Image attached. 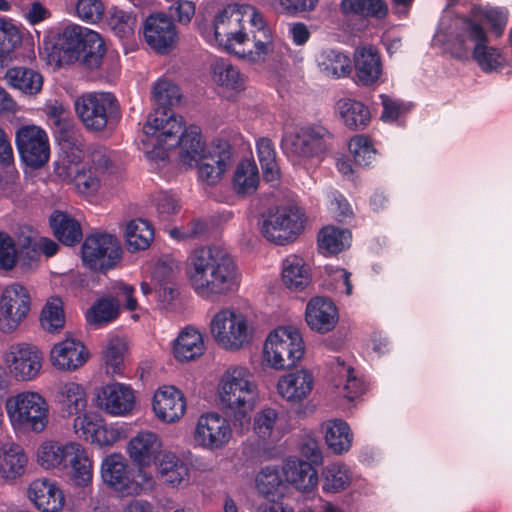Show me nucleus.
Masks as SVG:
<instances>
[{"label": "nucleus", "mask_w": 512, "mask_h": 512, "mask_svg": "<svg viewBox=\"0 0 512 512\" xmlns=\"http://www.w3.org/2000/svg\"><path fill=\"white\" fill-rule=\"evenodd\" d=\"M322 489L326 493H339L352 483L350 467L343 462H333L322 470Z\"/></svg>", "instance_id": "3c124183"}, {"label": "nucleus", "mask_w": 512, "mask_h": 512, "mask_svg": "<svg viewBox=\"0 0 512 512\" xmlns=\"http://www.w3.org/2000/svg\"><path fill=\"white\" fill-rule=\"evenodd\" d=\"M55 403L64 416H77L87 410L88 394L85 387L75 381H64L59 383Z\"/></svg>", "instance_id": "4c0bfd02"}, {"label": "nucleus", "mask_w": 512, "mask_h": 512, "mask_svg": "<svg viewBox=\"0 0 512 512\" xmlns=\"http://www.w3.org/2000/svg\"><path fill=\"white\" fill-rule=\"evenodd\" d=\"M324 284L327 288L334 290L336 293L350 296L353 291V286L350 280L351 273L346 269L326 265L324 267Z\"/></svg>", "instance_id": "e2e57ef3"}, {"label": "nucleus", "mask_w": 512, "mask_h": 512, "mask_svg": "<svg viewBox=\"0 0 512 512\" xmlns=\"http://www.w3.org/2000/svg\"><path fill=\"white\" fill-rule=\"evenodd\" d=\"M107 22L113 33L121 39H129L134 35L136 18L128 11L112 7L108 12Z\"/></svg>", "instance_id": "bf43d9fd"}, {"label": "nucleus", "mask_w": 512, "mask_h": 512, "mask_svg": "<svg viewBox=\"0 0 512 512\" xmlns=\"http://www.w3.org/2000/svg\"><path fill=\"white\" fill-rule=\"evenodd\" d=\"M208 328L215 344L229 353L249 348L257 338V326L253 318L235 307H222L213 313Z\"/></svg>", "instance_id": "0eeeda50"}, {"label": "nucleus", "mask_w": 512, "mask_h": 512, "mask_svg": "<svg viewBox=\"0 0 512 512\" xmlns=\"http://www.w3.org/2000/svg\"><path fill=\"white\" fill-rule=\"evenodd\" d=\"M306 216L296 204L281 205L270 209L258 224L261 235L276 245L293 242L304 230Z\"/></svg>", "instance_id": "9b49d317"}, {"label": "nucleus", "mask_w": 512, "mask_h": 512, "mask_svg": "<svg viewBox=\"0 0 512 512\" xmlns=\"http://www.w3.org/2000/svg\"><path fill=\"white\" fill-rule=\"evenodd\" d=\"M172 355L181 363L198 360L206 351L205 334L194 325L182 328L171 344Z\"/></svg>", "instance_id": "2f4dec72"}, {"label": "nucleus", "mask_w": 512, "mask_h": 512, "mask_svg": "<svg viewBox=\"0 0 512 512\" xmlns=\"http://www.w3.org/2000/svg\"><path fill=\"white\" fill-rule=\"evenodd\" d=\"M302 333L293 326H279L265 337L261 348V365L266 369L284 371L296 367L305 356Z\"/></svg>", "instance_id": "1a4fd4ad"}, {"label": "nucleus", "mask_w": 512, "mask_h": 512, "mask_svg": "<svg viewBox=\"0 0 512 512\" xmlns=\"http://www.w3.org/2000/svg\"><path fill=\"white\" fill-rule=\"evenodd\" d=\"M352 234L346 228L327 225L317 237L319 251L324 255H336L348 249L351 245Z\"/></svg>", "instance_id": "de8ad7c7"}, {"label": "nucleus", "mask_w": 512, "mask_h": 512, "mask_svg": "<svg viewBox=\"0 0 512 512\" xmlns=\"http://www.w3.org/2000/svg\"><path fill=\"white\" fill-rule=\"evenodd\" d=\"M163 440L160 435L152 430H140L127 442L126 454L137 470L149 471L161 457Z\"/></svg>", "instance_id": "5701e85b"}, {"label": "nucleus", "mask_w": 512, "mask_h": 512, "mask_svg": "<svg viewBox=\"0 0 512 512\" xmlns=\"http://www.w3.org/2000/svg\"><path fill=\"white\" fill-rule=\"evenodd\" d=\"M330 133L322 126H301L285 131L282 149L299 164L319 162L328 149Z\"/></svg>", "instance_id": "f8f14e48"}, {"label": "nucleus", "mask_w": 512, "mask_h": 512, "mask_svg": "<svg viewBox=\"0 0 512 512\" xmlns=\"http://www.w3.org/2000/svg\"><path fill=\"white\" fill-rule=\"evenodd\" d=\"M143 151L150 160L164 162L167 151L178 148V162L186 169L194 166L206 155L207 146L201 129L189 126L184 129L181 116L158 110L148 116L141 139Z\"/></svg>", "instance_id": "7ed1b4c3"}, {"label": "nucleus", "mask_w": 512, "mask_h": 512, "mask_svg": "<svg viewBox=\"0 0 512 512\" xmlns=\"http://www.w3.org/2000/svg\"><path fill=\"white\" fill-rule=\"evenodd\" d=\"M5 412L15 433H43L49 425L50 406L35 390H22L5 400Z\"/></svg>", "instance_id": "6e6552de"}, {"label": "nucleus", "mask_w": 512, "mask_h": 512, "mask_svg": "<svg viewBox=\"0 0 512 512\" xmlns=\"http://www.w3.org/2000/svg\"><path fill=\"white\" fill-rule=\"evenodd\" d=\"M456 19H468L480 23L486 22L489 30L497 37L501 36L508 22V11L502 7L482 6L472 4L468 15L457 17Z\"/></svg>", "instance_id": "a18cd8bd"}, {"label": "nucleus", "mask_w": 512, "mask_h": 512, "mask_svg": "<svg viewBox=\"0 0 512 512\" xmlns=\"http://www.w3.org/2000/svg\"><path fill=\"white\" fill-rule=\"evenodd\" d=\"M71 481L78 487L83 488L84 496H91L93 492V461L84 446L76 442L71 446L67 458V468Z\"/></svg>", "instance_id": "72a5a7b5"}, {"label": "nucleus", "mask_w": 512, "mask_h": 512, "mask_svg": "<svg viewBox=\"0 0 512 512\" xmlns=\"http://www.w3.org/2000/svg\"><path fill=\"white\" fill-rule=\"evenodd\" d=\"M128 354V341L124 336H109L102 348V361L108 374H121Z\"/></svg>", "instance_id": "49530a36"}, {"label": "nucleus", "mask_w": 512, "mask_h": 512, "mask_svg": "<svg viewBox=\"0 0 512 512\" xmlns=\"http://www.w3.org/2000/svg\"><path fill=\"white\" fill-rule=\"evenodd\" d=\"M336 112L344 126L354 131L364 130L372 119L370 108L362 101L352 98L339 99Z\"/></svg>", "instance_id": "a19ab883"}, {"label": "nucleus", "mask_w": 512, "mask_h": 512, "mask_svg": "<svg viewBox=\"0 0 512 512\" xmlns=\"http://www.w3.org/2000/svg\"><path fill=\"white\" fill-rule=\"evenodd\" d=\"M348 148L355 162L360 166H369L376 160L377 150L372 140L366 135L360 134L352 137Z\"/></svg>", "instance_id": "0e129e2a"}, {"label": "nucleus", "mask_w": 512, "mask_h": 512, "mask_svg": "<svg viewBox=\"0 0 512 512\" xmlns=\"http://www.w3.org/2000/svg\"><path fill=\"white\" fill-rule=\"evenodd\" d=\"M127 428L123 423H108L100 415L84 442L97 447L109 448L126 437Z\"/></svg>", "instance_id": "c03bdc74"}, {"label": "nucleus", "mask_w": 512, "mask_h": 512, "mask_svg": "<svg viewBox=\"0 0 512 512\" xmlns=\"http://www.w3.org/2000/svg\"><path fill=\"white\" fill-rule=\"evenodd\" d=\"M433 43L444 47L453 58L472 61L484 74H500L512 67L504 47L493 45L488 30L468 19L441 20Z\"/></svg>", "instance_id": "f03ea898"}, {"label": "nucleus", "mask_w": 512, "mask_h": 512, "mask_svg": "<svg viewBox=\"0 0 512 512\" xmlns=\"http://www.w3.org/2000/svg\"><path fill=\"white\" fill-rule=\"evenodd\" d=\"M258 492L266 498L280 497L284 494L285 484L275 466L262 468L255 479Z\"/></svg>", "instance_id": "6e6d98bb"}, {"label": "nucleus", "mask_w": 512, "mask_h": 512, "mask_svg": "<svg viewBox=\"0 0 512 512\" xmlns=\"http://www.w3.org/2000/svg\"><path fill=\"white\" fill-rule=\"evenodd\" d=\"M154 466L157 477L166 487L183 490L190 486V466L176 452L165 450Z\"/></svg>", "instance_id": "bb28decb"}, {"label": "nucleus", "mask_w": 512, "mask_h": 512, "mask_svg": "<svg viewBox=\"0 0 512 512\" xmlns=\"http://www.w3.org/2000/svg\"><path fill=\"white\" fill-rule=\"evenodd\" d=\"M0 33L2 35V55L4 52L15 49L21 45L23 33L12 19L0 17Z\"/></svg>", "instance_id": "338daca9"}, {"label": "nucleus", "mask_w": 512, "mask_h": 512, "mask_svg": "<svg viewBox=\"0 0 512 512\" xmlns=\"http://www.w3.org/2000/svg\"><path fill=\"white\" fill-rule=\"evenodd\" d=\"M152 411L162 423H177L186 414V397L180 389L173 385L160 386L153 394Z\"/></svg>", "instance_id": "b1692460"}, {"label": "nucleus", "mask_w": 512, "mask_h": 512, "mask_svg": "<svg viewBox=\"0 0 512 512\" xmlns=\"http://www.w3.org/2000/svg\"><path fill=\"white\" fill-rule=\"evenodd\" d=\"M50 225L55 237L67 246L78 243L82 238L79 222L64 212H53L50 216Z\"/></svg>", "instance_id": "8fccbe9b"}, {"label": "nucleus", "mask_w": 512, "mask_h": 512, "mask_svg": "<svg viewBox=\"0 0 512 512\" xmlns=\"http://www.w3.org/2000/svg\"><path fill=\"white\" fill-rule=\"evenodd\" d=\"M122 247L112 234L95 233L86 237L82 244V261L95 271L112 269L120 261Z\"/></svg>", "instance_id": "f3484780"}, {"label": "nucleus", "mask_w": 512, "mask_h": 512, "mask_svg": "<svg viewBox=\"0 0 512 512\" xmlns=\"http://www.w3.org/2000/svg\"><path fill=\"white\" fill-rule=\"evenodd\" d=\"M211 45L233 52L252 63H263L277 47L262 12L247 3H232L219 9L211 24L199 26Z\"/></svg>", "instance_id": "f257e3e1"}, {"label": "nucleus", "mask_w": 512, "mask_h": 512, "mask_svg": "<svg viewBox=\"0 0 512 512\" xmlns=\"http://www.w3.org/2000/svg\"><path fill=\"white\" fill-rule=\"evenodd\" d=\"M184 270L190 287L204 299L235 292L241 282L234 260L219 247L192 250Z\"/></svg>", "instance_id": "20e7f679"}, {"label": "nucleus", "mask_w": 512, "mask_h": 512, "mask_svg": "<svg viewBox=\"0 0 512 512\" xmlns=\"http://www.w3.org/2000/svg\"><path fill=\"white\" fill-rule=\"evenodd\" d=\"M211 79L224 93H238L245 88V76L239 68L223 59L211 65Z\"/></svg>", "instance_id": "37998d69"}, {"label": "nucleus", "mask_w": 512, "mask_h": 512, "mask_svg": "<svg viewBox=\"0 0 512 512\" xmlns=\"http://www.w3.org/2000/svg\"><path fill=\"white\" fill-rule=\"evenodd\" d=\"M74 15L88 24L100 22L104 16L105 4L103 0H74Z\"/></svg>", "instance_id": "69168bd1"}, {"label": "nucleus", "mask_w": 512, "mask_h": 512, "mask_svg": "<svg viewBox=\"0 0 512 512\" xmlns=\"http://www.w3.org/2000/svg\"><path fill=\"white\" fill-rule=\"evenodd\" d=\"M234 149L225 139H214L206 149V155L194 166L199 181L214 186L218 184L234 162Z\"/></svg>", "instance_id": "a211bd4d"}, {"label": "nucleus", "mask_w": 512, "mask_h": 512, "mask_svg": "<svg viewBox=\"0 0 512 512\" xmlns=\"http://www.w3.org/2000/svg\"><path fill=\"white\" fill-rule=\"evenodd\" d=\"M305 320L309 328L320 334L332 331L339 320L335 303L325 297H314L306 305Z\"/></svg>", "instance_id": "473e14b6"}, {"label": "nucleus", "mask_w": 512, "mask_h": 512, "mask_svg": "<svg viewBox=\"0 0 512 512\" xmlns=\"http://www.w3.org/2000/svg\"><path fill=\"white\" fill-rule=\"evenodd\" d=\"M15 143L22 161L32 167L39 168L46 164L50 157V144L46 131L40 126L31 124L20 127L15 134Z\"/></svg>", "instance_id": "6ab92c4d"}, {"label": "nucleus", "mask_w": 512, "mask_h": 512, "mask_svg": "<svg viewBox=\"0 0 512 512\" xmlns=\"http://www.w3.org/2000/svg\"><path fill=\"white\" fill-rule=\"evenodd\" d=\"M314 62L318 72L325 78L341 79L351 72V59L341 49L323 47L314 55Z\"/></svg>", "instance_id": "f704fd0d"}, {"label": "nucleus", "mask_w": 512, "mask_h": 512, "mask_svg": "<svg viewBox=\"0 0 512 512\" xmlns=\"http://www.w3.org/2000/svg\"><path fill=\"white\" fill-rule=\"evenodd\" d=\"M355 82L364 87L379 84L383 75V64L380 53L372 46H362L353 53Z\"/></svg>", "instance_id": "c85d7f7f"}, {"label": "nucleus", "mask_w": 512, "mask_h": 512, "mask_svg": "<svg viewBox=\"0 0 512 512\" xmlns=\"http://www.w3.org/2000/svg\"><path fill=\"white\" fill-rule=\"evenodd\" d=\"M26 497L39 512H61L66 502L59 484L47 477L33 479L27 485Z\"/></svg>", "instance_id": "393cba45"}, {"label": "nucleus", "mask_w": 512, "mask_h": 512, "mask_svg": "<svg viewBox=\"0 0 512 512\" xmlns=\"http://www.w3.org/2000/svg\"><path fill=\"white\" fill-rule=\"evenodd\" d=\"M333 387L337 395L348 403L361 398L366 391V384L358 371L344 362L337 360L334 369Z\"/></svg>", "instance_id": "e433bc0d"}, {"label": "nucleus", "mask_w": 512, "mask_h": 512, "mask_svg": "<svg viewBox=\"0 0 512 512\" xmlns=\"http://www.w3.org/2000/svg\"><path fill=\"white\" fill-rule=\"evenodd\" d=\"M83 36L78 54H83L84 61L90 68H96L106 51L104 40L99 33L87 27L84 29Z\"/></svg>", "instance_id": "4d7b16f0"}, {"label": "nucleus", "mask_w": 512, "mask_h": 512, "mask_svg": "<svg viewBox=\"0 0 512 512\" xmlns=\"http://www.w3.org/2000/svg\"><path fill=\"white\" fill-rule=\"evenodd\" d=\"M152 97L157 104L162 106L156 109L152 114L158 110H166V106H174L179 103L181 93L179 87L166 78L158 79L152 87ZM168 112L172 113L170 110Z\"/></svg>", "instance_id": "680f3d73"}, {"label": "nucleus", "mask_w": 512, "mask_h": 512, "mask_svg": "<svg viewBox=\"0 0 512 512\" xmlns=\"http://www.w3.org/2000/svg\"><path fill=\"white\" fill-rule=\"evenodd\" d=\"M215 399L218 407L240 431L251 429V414L260 403V390L254 373L245 364L228 365L219 375Z\"/></svg>", "instance_id": "39448f33"}, {"label": "nucleus", "mask_w": 512, "mask_h": 512, "mask_svg": "<svg viewBox=\"0 0 512 512\" xmlns=\"http://www.w3.org/2000/svg\"><path fill=\"white\" fill-rule=\"evenodd\" d=\"M126 244L131 251L147 249L154 237V230L151 224L144 219H132L124 228Z\"/></svg>", "instance_id": "603ef678"}, {"label": "nucleus", "mask_w": 512, "mask_h": 512, "mask_svg": "<svg viewBox=\"0 0 512 512\" xmlns=\"http://www.w3.org/2000/svg\"><path fill=\"white\" fill-rule=\"evenodd\" d=\"M115 104L110 93L90 92L76 98L74 108L84 126L93 131H100L107 125L108 114Z\"/></svg>", "instance_id": "aec40b11"}, {"label": "nucleus", "mask_w": 512, "mask_h": 512, "mask_svg": "<svg viewBox=\"0 0 512 512\" xmlns=\"http://www.w3.org/2000/svg\"><path fill=\"white\" fill-rule=\"evenodd\" d=\"M7 84L23 94L36 95L43 86L42 75L27 67H12L5 73Z\"/></svg>", "instance_id": "09e8293b"}, {"label": "nucleus", "mask_w": 512, "mask_h": 512, "mask_svg": "<svg viewBox=\"0 0 512 512\" xmlns=\"http://www.w3.org/2000/svg\"><path fill=\"white\" fill-rule=\"evenodd\" d=\"M316 376L307 367H298L281 374L275 384L280 399L290 405H300L307 401L315 388Z\"/></svg>", "instance_id": "412c9836"}, {"label": "nucleus", "mask_w": 512, "mask_h": 512, "mask_svg": "<svg viewBox=\"0 0 512 512\" xmlns=\"http://www.w3.org/2000/svg\"><path fill=\"white\" fill-rule=\"evenodd\" d=\"M251 427L257 439L263 444L280 441L288 431L285 416L272 407L262 408L253 418L251 417Z\"/></svg>", "instance_id": "7c9ffc66"}, {"label": "nucleus", "mask_w": 512, "mask_h": 512, "mask_svg": "<svg viewBox=\"0 0 512 512\" xmlns=\"http://www.w3.org/2000/svg\"><path fill=\"white\" fill-rule=\"evenodd\" d=\"M145 42L160 54H166L177 44L178 32L173 21L164 13L152 14L144 22Z\"/></svg>", "instance_id": "a878e982"}, {"label": "nucleus", "mask_w": 512, "mask_h": 512, "mask_svg": "<svg viewBox=\"0 0 512 512\" xmlns=\"http://www.w3.org/2000/svg\"><path fill=\"white\" fill-rule=\"evenodd\" d=\"M112 166L105 148L93 149L86 157L78 148L70 154L66 152L55 164L58 178L73 183L81 194L95 193L100 186V176Z\"/></svg>", "instance_id": "423d86ee"}, {"label": "nucleus", "mask_w": 512, "mask_h": 512, "mask_svg": "<svg viewBox=\"0 0 512 512\" xmlns=\"http://www.w3.org/2000/svg\"><path fill=\"white\" fill-rule=\"evenodd\" d=\"M29 466V456L17 442L9 440L0 444V479L14 484L22 479Z\"/></svg>", "instance_id": "c756f323"}, {"label": "nucleus", "mask_w": 512, "mask_h": 512, "mask_svg": "<svg viewBox=\"0 0 512 512\" xmlns=\"http://www.w3.org/2000/svg\"><path fill=\"white\" fill-rule=\"evenodd\" d=\"M2 360L10 376L18 382L36 380L42 372L44 363L41 350L27 342L10 345L4 351Z\"/></svg>", "instance_id": "dca6fc26"}, {"label": "nucleus", "mask_w": 512, "mask_h": 512, "mask_svg": "<svg viewBox=\"0 0 512 512\" xmlns=\"http://www.w3.org/2000/svg\"><path fill=\"white\" fill-rule=\"evenodd\" d=\"M243 435L248 431H240L234 426V418H226L216 411L201 414L193 427L191 440L195 448L217 452L225 449L233 440V434Z\"/></svg>", "instance_id": "ddd939ff"}, {"label": "nucleus", "mask_w": 512, "mask_h": 512, "mask_svg": "<svg viewBox=\"0 0 512 512\" xmlns=\"http://www.w3.org/2000/svg\"><path fill=\"white\" fill-rule=\"evenodd\" d=\"M76 442L45 438L35 450V462L45 471L66 469L71 446Z\"/></svg>", "instance_id": "c9c22d12"}, {"label": "nucleus", "mask_w": 512, "mask_h": 512, "mask_svg": "<svg viewBox=\"0 0 512 512\" xmlns=\"http://www.w3.org/2000/svg\"><path fill=\"white\" fill-rule=\"evenodd\" d=\"M260 181L258 167L254 160H242L233 175V187L238 194L249 195L257 190Z\"/></svg>", "instance_id": "864d4df0"}, {"label": "nucleus", "mask_w": 512, "mask_h": 512, "mask_svg": "<svg viewBox=\"0 0 512 512\" xmlns=\"http://www.w3.org/2000/svg\"><path fill=\"white\" fill-rule=\"evenodd\" d=\"M286 481L301 492H311L317 488L318 473L308 462L289 458L283 466Z\"/></svg>", "instance_id": "ea45409f"}, {"label": "nucleus", "mask_w": 512, "mask_h": 512, "mask_svg": "<svg viewBox=\"0 0 512 512\" xmlns=\"http://www.w3.org/2000/svg\"><path fill=\"white\" fill-rule=\"evenodd\" d=\"M322 433L328 448L337 455L350 451L354 434L350 425L339 418L326 420L322 424Z\"/></svg>", "instance_id": "79ce46f5"}, {"label": "nucleus", "mask_w": 512, "mask_h": 512, "mask_svg": "<svg viewBox=\"0 0 512 512\" xmlns=\"http://www.w3.org/2000/svg\"><path fill=\"white\" fill-rule=\"evenodd\" d=\"M31 306L32 297L27 287L17 282L4 286L0 291V331L15 332L28 318Z\"/></svg>", "instance_id": "2eb2a0df"}, {"label": "nucleus", "mask_w": 512, "mask_h": 512, "mask_svg": "<svg viewBox=\"0 0 512 512\" xmlns=\"http://www.w3.org/2000/svg\"><path fill=\"white\" fill-rule=\"evenodd\" d=\"M100 472L103 482L124 496L139 495L156 483L151 471L136 470L132 473L120 453L107 455L101 462Z\"/></svg>", "instance_id": "9d476101"}, {"label": "nucleus", "mask_w": 512, "mask_h": 512, "mask_svg": "<svg viewBox=\"0 0 512 512\" xmlns=\"http://www.w3.org/2000/svg\"><path fill=\"white\" fill-rule=\"evenodd\" d=\"M256 148L265 180L276 181L280 172L272 142L267 138H261L257 141Z\"/></svg>", "instance_id": "052dcab7"}, {"label": "nucleus", "mask_w": 512, "mask_h": 512, "mask_svg": "<svg viewBox=\"0 0 512 512\" xmlns=\"http://www.w3.org/2000/svg\"><path fill=\"white\" fill-rule=\"evenodd\" d=\"M114 292L118 299L101 298L87 311L86 319L91 325L100 327L114 321L120 312V301L123 302L127 310H137L138 303L134 298L133 286L119 282L115 284Z\"/></svg>", "instance_id": "4be33fe9"}, {"label": "nucleus", "mask_w": 512, "mask_h": 512, "mask_svg": "<svg viewBox=\"0 0 512 512\" xmlns=\"http://www.w3.org/2000/svg\"><path fill=\"white\" fill-rule=\"evenodd\" d=\"M94 405L115 418H126L138 410L137 391L127 383L112 381L95 389Z\"/></svg>", "instance_id": "4468645a"}, {"label": "nucleus", "mask_w": 512, "mask_h": 512, "mask_svg": "<svg viewBox=\"0 0 512 512\" xmlns=\"http://www.w3.org/2000/svg\"><path fill=\"white\" fill-rule=\"evenodd\" d=\"M89 359V352L78 339L67 337L55 343L49 352L50 364L59 371L73 372Z\"/></svg>", "instance_id": "cd10ccee"}, {"label": "nucleus", "mask_w": 512, "mask_h": 512, "mask_svg": "<svg viewBox=\"0 0 512 512\" xmlns=\"http://www.w3.org/2000/svg\"><path fill=\"white\" fill-rule=\"evenodd\" d=\"M40 254L33 247V237H25L19 243L17 265L23 272L34 270L38 266Z\"/></svg>", "instance_id": "774afa93"}, {"label": "nucleus", "mask_w": 512, "mask_h": 512, "mask_svg": "<svg viewBox=\"0 0 512 512\" xmlns=\"http://www.w3.org/2000/svg\"><path fill=\"white\" fill-rule=\"evenodd\" d=\"M41 327L49 332H59L65 324L63 302L59 297H50L40 314Z\"/></svg>", "instance_id": "13d9d810"}, {"label": "nucleus", "mask_w": 512, "mask_h": 512, "mask_svg": "<svg viewBox=\"0 0 512 512\" xmlns=\"http://www.w3.org/2000/svg\"><path fill=\"white\" fill-rule=\"evenodd\" d=\"M282 281L293 291H302L311 283V268L308 260L297 254L288 255L282 262Z\"/></svg>", "instance_id": "58836bf2"}, {"label": "nucleus", "mask_w": 512, "mask_h": 512, "mask_svg": "<svg viewBox=\"0 0 512 512\" xmlns=\"http://www.w3.org/2000/svg\"><path fill=\"white\" fill-rule=\"evenodd\" d=\"M340 10L344 15L384 18L388 7L384 0H341Z\"/></svg>", "instance_id": "5fc2aeb1"}]
</instances>
